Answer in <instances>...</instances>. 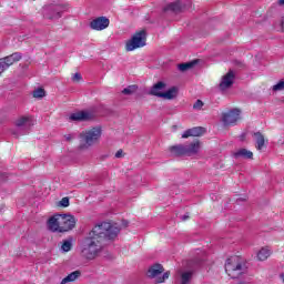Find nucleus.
Returning <instances> with one entry per match:
<instances>
[{
    "label": "nucleus",
    "mask_w": 284,
    "mask_h": 284,
    "mask_svg": "<svg viewBox=\"0 0 284 284\" xmlns=\"http://www.w3.org/2000/svg\"><path fill=\"white\" fill-rule=\"evenodd\" d=\"M119 232L121 229L110 222L97 224L82 241L80 246L82 257L87 261H94L103 252L105 241H114Z\"/></svg>",
    "instance_id": "nucleus-1"
},
{
    "label": "nucleus",
    "mask_w": 284,
    "mask_h": 284,
    "mask_svg": "<svg viewBox=\"0 0 284 284\" xmlns=\"http://www.w3.org/2000/svg\"><path fill=\"white\" fill-rule=\"evenodd\" d=\"M80 145L79 150H90L92 145L99 143V139H101V128H92L85 131H82L79 134Z\"/></svg>",
    "instance_id": "nucleus-2"
},
{
    "label": "nucleus",
    "mask_w": 284,
    "mask_h": 284,
    "mask_svg": "<svg viewBox=\"0 0 284 284\" xmlns=\"http://www.w3.org/2000/svg\"><path fill=\"white\" fill-rule=\"evenodd\" d=\"M201 149V142L195 141L191 144H178L169 148V151L171 152V156H192L194 154L199 153V150Z\"/></svg>",
    "instance_id": "nucleus-3"
},
{
    "label": "nucleus",
    "mask_w": 284,
    "mask_h": 284,
    "mask_svg": "<svg viewBox=\"0 0 284 284\" xmlns=\"http://www.w3.org/2000/svg\"><path fill=\"white\" fill-rule=\"evenodd\" d=\"M225 272L231 278H239L247 272V267L241 263V258L239 256H232L226 260Z\"/></svg>",
    "instance_id": "nucleus-4"
},
{
    "label": "nucleus",
    "mask_w": 284,
    "mask_h": 284,
    "mask_svg": "<svg viewBox=\"0 0 284 284\" xmlns=\"http://www.w3.org/2000/svg\"><path fill=\"white\" fill-rule=\"evenodd\" d=\"M163 272H165V268L161 264L156 263L149 266L146 271V276L148 278L154 280L155 284L165 283V281L170 278V271L165 273Z\"/></svg>",
    "instance_id": "nucleus-5"
},
{
    "label": "nucleus",
    "mask_w": 284,
    "mask_h": 284,
    "mask_svg": "<svg viewBox=\"0 0 284 284\" xmlns=\"http://www.w3.org/2000/svg\"><path fill=\"white\" fill-rule=\"evenodd\" d=\"M148 41V33L145 30L135 32L132 38L126 41L125 50L126 52H132L139 48H145V42Z\"/></svg>",
    "instance_id": "nucleus-6"
},
{
    "label": "nucleus",
    "mask_w": 284,
    "mask_h": 284,
    "mask_svg": "<svg viewBox=\"0 0 284 284\" xmlns=\"http://www.w3.org/2000/svg\"><path fill=\"white\" fill-rule=\"evenodd\" d=\"M68 10L67 6L63 4H50L43 7L42 14L44 19H49L50 21H54L57 19H61L63 12Z\"/></svg>",
    "instance_id": "nucleus-7"
},
{
    "label": "nucleus",
    "mask_w": 284,
    "mask_h": 284,
    "mask_svg": "<svg viewBox=\"0 0 284 284\" xmlns=\"http://www.w3.org/2000/svg\"><path fill=\"white\" fill-rule=\"evenodd\" d=\"M33 125L34 120L30 115H22L16 121V128L20 134H29Z\"/></svg>",
    "instance_id": "nucleus-8"
},
{
    "label": "nucleus",
    "mask_w": 284,
    "mask_h": 284,
    "mask_svg": "<svg viewBox=\"0 0 284 284\" xmlns=\"http://www.w3.org/2000/svg\"><path fill=\"white\" fill-rule=\"evenodd\" d=\"M77 225V219L74 215L70 214H60V233L70 232L74 230Z\"/></svg>",
    "instance_id": "nucleus-9"
},
{
    "label": "nucleus",
    "mask_w": 284,
    "mask_h": 284,
    "mask_svg": "<svg viewBox=\"0 0 284 284\" xmlns=\"http://www.w3.org/2000/svg\"><path fill=\"white\" fill-rule=\"evenodd\" d=\"M236 79V74L233 70H229V72L222 77V80L219 84L221 92H225V90H230L232 85H234V80Z\"/></svg>",
    "instance_id": "nucleus-10"
},
{
    "label": "nucleus",
    "mask_w": 284,
    "mask_h": 284,
    "mask_svg": "<svg viewBox=\"0 0 284 284\" xmlns=\"http://www.w3.org/2000/svg\"><path fill=\"white\" fill-rule=\"evenodd\" d=\"M239 119H241V110L239 109H232L222 115L224 125H235Z\"/></svg>",
    "instance_id": "nucleus-11"
},
{
    "label": "nucleus",
    "mask_w": 284,
    "mask_h": 284,
    "mask_svg": "<svg viewBox=\"0 0 284 284\" xmlns=\"http://www.w3.org/2000/svg\"><path fill=\"white\" fill-rule=\"evenodd\" d=\"M94 112L91 111H78L75 113H71L69 116L70 121L83 122V121H93Z\"/></svg>",
    "instance_id": "nucleus-12"
},
{
    "label": "nucleus",
    "mask_w": 284,
    "mask_h": 284,
    "mask_svg": "<svg viewBox=\"0 0 284 284\" xmlns=\"http://www.w3.org/2000/svg\"><path fill=\"white\" fill-rule=\"evenodd\" d=\"M168 88V83L163 81H159L158 83L153 84L149 91L151 97H158L159 99H163V94L165 89Z\"/></svg>",
    "instance_id": "nucleus-13"
},
{
    "label": "nucleus",
    "mask_w": 284,
    "mask_h": 284,
    "mask_svg": "<svg viewBox=\"0 0 284 284\" xmlns=\"http://www.w3.org/2000/svg\"><path fill=\"white\" fill-rule=\"evenodd\" d=\"M110 26V19L105 17H99L90 22L91 30H105Z\"/></svg>",
    "instance_id": "nucleus-14"
},
{
    "label": "nucleus",
    "mask_w": 284,
    "mask_h": 284,
    "mask_svg": "<svg viewBox=\"0 0 284 284\" xmlns=\"http://www.w3.org/2000/svg\"><path fill=\"white\" fill-rule=\"evenodd\" d=\"M22 57L23 55L20 52H14L10 55H7L6 58L0 59V61L2 62V65H4V68L8 70L10 65H13L18 61H21Z\"/></svg>",
    "instance_id": "nucleus-15"
},
{
    "label": "nucleus",
    "mask_w": 284,
    "mask_h": 284,
    "mask_svg": "<svg viewBox=\"0 0 284 284\" xmlns=\"http://www.w3.org/2000/svg\"><path fill=\"white\" fill-rule=\"evenodd\" d=\"M48 230H50V232H61V221H60V214H55L53 216H51L48 222Z\"/></svg>",
    "instance_id": "nucleus-16"
},
{
    "label": "nucleus",
    "mask_w": 284,
    "mask_h": 284,
    "mask_svg": "<svg viewBox=\"0 0 284 284\" xmlns=\"http://www.w3.org/2000/svg\"><path fill=\"white\" fill-rule=\"evenodd\" d=\"M193 272L192 271H179L178 272V276L175 278V284H190V282L192 281V276H193Z\"/></svg>",
    "instance_id": "nucleus-17"
},
{
    "label": "nucleus",
    "mask_w": 284,
    "mask_h": 284,
    "mask_svg": "<svg viewBox=\"0 0 284 284\" xmlns=\"http://www.w3.org/2000/svg\"><path fill=\"white\" fill-rule=\"evenodd\" d=\"M203 134H205V128L194 126L192 129H187L182 134V139H190V136H203Z\"/></svg>",
    "instance_id": "nucleus-18"
},
{
    "label": "nucleus",
    "mask_w": 284,
    "mask_h": 284,
    "mask_svg": "<svg viewBox=\"0 0 284 284\" xmlns=\"http://www.w3.org/2000/svg\"><path fill=\"white\" fill-rule=\"evenodd\" d=\"M179 97V88L172 87L168 91H164L162 94V99H166L168 101H172Z\"/></svg>",
    "instance_id": "nucleus-19"
},
{
    "label": "nucleus",
    "mask_w": 284,
    "mask_h": 284,
    "mask_svg": "<svg viewBox=\"0 0 284 284\" xmlns=\"http://www.w3.org/2000/svg\"><path fill=\"white\" fill-rule=\"evenodd\" d=\"M234 159H254V153L247 149H240L233 154Z\"/></svg>",
    "instance_id": "nucleus-20"
},
{
    "label": "nucleus",
    "mask_w": 284,
    "mask_h": 284,
    "mask_svg": "<svg viewBox=\"0 0 284 284\" xmlns=\"http://www.w3.org/2000/svg\"><path fill=\"white\" fill-rule=\"evenodd\" d=\"M169 10H171V12H181V10H183V3H181L179 0L171 2L164 8V12H168Z\"/></svg>",
    "instance_id": "nucleus-21"
},
{
    "label": "nucleus",
    "mask_w": 284,
    "mask_h": 284,
    "mask_svg": "<svg viewBox=\"0 0 284 284\" xmlns=\"http://www.w3.org/2000/svg\"><path fill=\"white\" fill-rule=\"evenodd\" d=\"M79 277H81V271H74L64 277L60 284L74 283Z\"/></svg>",
    "instance_id": "nucleus-22"
},
{
    "label": "nucleus",
    "mask_w": 284,
    "mask_h": 284,
    "mask_svg": "<svg viewBox=\"0 0 284 284\" xmlns=\"http://www.w3.org/2000/svg\"><path fill=\"white\" fill-rule=\"evenodd\" d=\"M196 63H199L197 60L181 63V64H178V69L180 70V72H187V70H192V68H194V65H196Z\"/></svg>",
    "instance_id": "nucleus-23"
},
{
    "label": "nucleus",
    "mask_w": 284,
    "mask_h": 284,
    "mask_svg": "<svg viewBox=\"0 0 284 284\" xmlns=\"http://www.w3.org/2000/svg\"><path fill=\"white\" fill-rule=\"evenodd\" d=\"M254 136L256 141V149L263 150V146L265 145V136H263V133L261 132H255Z\"/></svg>",
    "instance_id": "nucleus-24"
},
{
    "label": "nucleus",
    "mask_w": 284,
    "mask_h": 284,
    "mask_svg": "<svg viewBox=\"0 0 284 284\" xmlns=\"http://www.w3.org/2000/svg\"><path fill=\"white\" fill-rule=\"evenodd\" d=\"M73 242L74 239L72 236H69L67 240H63L61 245L62 252H70V250H72Z\"/></svg>",
    "instance_id": "nucleus-25"
},
{
    "label": "nucleus",
    "mask_w": 284,
    "mask_h": 284,
    "mask_svg": "<svg viewBox=\"0 0 284 284\" xmlns=\"http://www.w3.org/2000/svg\"><path fill=\"white\" fill-rule=\"evenodd\" d=\"M270 254H271L270 250L262 248L257 253V258H258V261H267V258H270Z\"/></svg>",
    "instance_id": "nucleus-26"
},
{
    "label": "nucleus",
    "mask_w": 284,
    "mask_h": 284,
    "mask_svg": "<svg viewBox=\"0 0 284 284\" xmlns=\"http://www.w3.org/2000/svg\"><path fill=\"white\" fill-rule=\"evenodd\" d=\"M136 90H139L138 85H129L122 90V94L130 97L131 94H134V92H136Z\"/></svg>",
    "instance_id": "nucleus-27"
},
{
    "label": "nucleus",
    "mask_w": 284,
    "mask_h": 284,
    "mask_svg": "<svg viewBox=\"0 0 284 284\" xmlns=\"http://www.w3.org/2000/svg\"><path fill=\"white\" fill-rule=\"evenodd\" d=\"M43 97H45V90L44 89H37L33 91V98L34 99H43Z\"/></svg>",
    "instance_id": "nucleus-28"
},
{
    "label": "nucleus",
    "mask_w": 284,
    "mask_h": 284,
    "mask_svg": "<svg viewBox=\"0 0 284 284\" xmlns=\"http://www.w3.org/2000/svg\"><path fill=\"white\" fill-rule=\"evenodd\" d=\"M272 90H273V92H283V90H284V80H281L275 85H273Z\"/></svg>",
    "instance_id": "nucleus-29"
},
{
    "label": "nucleus",
    "mask_w": 284,
    "mask_h": 284,
    "mask_svg": "<svg viewBox=\"0 0 284 284\" xmlns=\"http://www.w3.org/2000/svg\"><path fill=\"white\" fill-rule=\"evenodd\" d=\"M203 105V101L196 100L195 103L193 104V110H202Z\"/></svg>",
    "instance_id": "nucleus-30"
},
{
    "label": "nucleus",
    "mask_w": 284,
    "mask_h": 284,
    "mask_svg": "<svg viewBox=\"0 0 284 284\" xmlns=\"http://www.w3.org/2000/svg\"><path fill=\"white\" fill-rule=\"evenodd\" d=\"M60 205H61V207H69V205H70V199H69V197H63V199L60 201Z\"/></svg>",
    "instance_id": "nucleus-31"
},
{
    "label": "nucleus",
    "mask_w": 284,
    "mask_h": 284,
    "mask_svg": "<svg viewBox=\"0 0 284 284\" xmlns=\"http://www.w3.org/2000/svg\"><path fill=\"white\" fill-rule=\"evenodd\" d=\"M81 79H83L81 73H74L73 77H72V81L75 82V83H79V81H81Z\"/></svg>",
    "instance_id": "nucleus-32"
},
{
    "label": "nucleus",
    "mask_w": 284,
    "mask_h": 284,
    "mask_svg": "<svg viewBox=\"0 0 284 284\" xmlns=\"http://www.w3.org/2000/svg\"><path fill=\"white\" fill-rule=\"evenodd\" d=\"M234 65H236V68H245V63H243L242 61H239V60L234 61Z\"/></svg>",
    "instance_id": "nucleus-33"
},
{
    "label": "nucleus",
    "mask_w": 284,
    "mask_h": 284,
    "mask_svg": "<svg viewBox=\"0 0 284 284\" xmlns=\"http://www.w3.org/2000/svg\"><path fill=\"white\" fill-rule=\"evenodd\" d=\"M64 139H65V141H72V139H74V134H65L64 135Z\"/></svg>",
    "instance_id": "nucleus-34"
},
{
    "label": "nucleus",
    "mask_w": 284,
    "mask_h": 284,
    "mask_svg": "<svg viewBox=\"0 0 284 284\" xmlns=\"http://www.w3.org/2000/svg\"><path fill=\"white\" fill-rule=\"evenodd\" d=\"M123 156V150H119L116 153H115V159H121Z\"/></svg>",
    "instance_id": "nucleus-35"
},
{
    "label": "nucleus",
    "mask_w": 284,
    "mask_h": 284,
    "mask_svg": "<svg viewBox=\"0 0 284 284\" xmlns=\"http://www.w3.org/2000/svg\"><path fill=\"white\" fill-rule=\"evenodd\" d=\"M187 219H190V215H187V214L182 216V221H187Z\"/></svg>",
    "instance_id": "nucleus-36"
},
{
    "label": "nucleus",
    "mask_w": 284,
    "mask_h": 284,
    "mask_svg": "<svg viewBox=\"0 0 284 284\" xmlns=\"http://www.w3.org/2000/svg\"><path fill=\"white\" fill-rule=\"evenodd\" d=\"M278 6H284V0H278Z\"/></svg>",
    "instance_id": "nucleus-37"
},
{
    "label": "nucleus",
    "mask_w": 284,
    "mask_h": 284,
    "mask_svg": "<svg viewBox=\"0 0 284 284\" xmlns=\"http://www.w3.org/2000/svg\"><path fill=\"white\" fill-rule=\"evenodd\" d=\"M280 276H281V278H282V281L284 283V273H282Z\"/></svg>",
    "instance_id": "nucleus-38"
},
{
    "label": "nucleus",
    "mask_w": 284,
    "mask_h": 284,
    "mask_svg": "<svg viewBox=\"0 0 284 284\" xmlns=\"http://www.w3.org/2000/svg\"><path fill=\"white\" fill-rule=\"evenodd\" d=\"M13 135L17 136V132H13Z\"/></svg>",
    "instance_id": "nucleus-39"
}]
</instances>
